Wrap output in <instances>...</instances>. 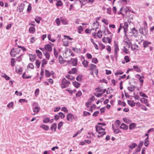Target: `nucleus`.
I'll return each instance as SVG.
<instances>
[{"label":"nucleus","instance_id":"nucleus-1","mask_svg":"<svg viewBox=\"0 0 154 154\" xmlns=\"http://www.w3.org/2000/svg\"><path fill=\"white\" fill-rule=\"evenodd\" d=\"M21 51L19 48H13L10 52V54L11 57H15L17 54H19Z\"/></svg>","mask_w":154,"mask_h":154},{"label":"nucleus","instance_id":"nucleus-2","mask_svg":"<svg viewBox=\"0 0 154 154\" xmlns=\"http://www.w3.org/2000/svg\"><path fill=\"white\" fill-rule=\"evenodd\" d=\"M139 32L144 36H146L148 34L147 28L140 27L139 29Z\"/></svg>","mask_w":154,"mask_h":154},{"label":"nucleus","instance_id":"nucleus-3","mask_svg":"<svg viewBox=\"0 0 154 154\" xmlns=\"http://www.w3.org/2000/svg\"><path fill=\"white\" fill-rule=\"evenodd\" d=\"M70 84V82L68 81L65 78H63L62 80L61 87L65 88L67 87Z\"/></svg>","mask_w":154,"mask_h":154},{"label":"nucleus","instance_id":"nucleus-4","mask_svg":"<svg viewBox=\"0 0 154 154\" xmlns=\"http://www.w3.org/2000/svg\"><path fill=\"white\" fill-rule=\"evenodd\" d=\"M119 50L118 44L115 42L114 45V56L117 58V52Z\"/></svg>","mask_w":154,"mask_h":154},{"label":"nucleus","instance_id":"nucleus-5","mask_svg":"<svg viewBox=\"0 0 154 154\" xmlns=\"http://www.w3.org/2000/svg\"><path fill=\"white\" fill-rule=\"evenodd\" d=\"M122 29L124 30V32L125 35L126 32L128 30V23L127 22H126L124 23V25H123L122 23Z\"/></svg>","mask_w":154,"mask_h":154},{"label":"nucleus","instance_id":"nucleus-6","mask_svg":"<svg viewBox=\"0 0 154 154\" xmlns=\"http://www.w3.org/2000/svg\"><path fill=\"white\" fill-rule=\"evenodd\" d=\"M74 116L71 113H69L67 114L66 118L67 120L71 122L72 121V119L74 118Z\"/></svg>","mask_w":154,"mask_h":154},{"label":"nucleus","instance_id":"nucleus-7","mask_svg":"<svg viewBox=\"0 0 154 154\" xmlns=\"http://www.w3.org/2000/svg\"><path fill=\"white\" fill-rule=\"evenodd\" d=\"M140 101L142 103H145L146 106H149V104L148 103V100L145 98H143L140 99Z\"/></svg>","mask_w":154,"mask_h":154},{"label":"nucleus","instance_id":"nucleus-8","mask_svg":"<svg viewBox=\"0 0 154 154\" xmlns=\"http://www.w3.org/2000/svg\"><path fill=\"white\" fill-rule=\"evenodd\" d=\"M44 48L46 51L49 52H51L52 51V47L49 44L45 45Z\"/></svg>","mask_w":154,"mask_h":154},{"label":"nucleus","instance_id":"nucleus-9","mask_svg":"<svg viewBox=\"0 0 154 154\" xmlns=\"http://www.w3.org/2000/svg\"><path fill=\"white\" fill-rule=\"evenodd\" d=\"M30 60L31 62L34 61L35 59L36 55L35 54H29Z\"/></svg>","mask_w":154,"mask_h":154},{"label":"nucleus","instance_id":"nucleus-10","mask_svg":"<svg viewBox=\"0 0 154 154\" xmlns=\"http://www.w3.org/2000/svg\"><path fill=\"white\" fill-rule=\"evenodd\" d=\"M129 83L130 85L128 86V89L131 91H134L135 88V87L134 86H132L131 85V82H129Z\"/></svg>","mask_w":154,"mask_h":154},{"label":"nucleus","instance_id":"nucleus-11","mask_svg":"<svg viewBox=\"0 0 154 154\" xmlns=\"http://www.w3.org/2000/svg\"><path fill=\"white\" fill-rule=\"evenodd\" d=\"M132 32L133 35L135 37H137L138 33V30L134 27L132 28Z\"/></svg>","mask_w":154,"mask_h":154},{"label":"nucleus","instance_id":"nucleus-12","mask_svg":"<svg viewBox=\"0 0 154 154\" xmlns=\"http://www.w3.org/2000/svg\"><path fill=\"white\" fill-rule=\"evenodd\" d=\"M69 53V54L68 55V56H72L73 57L74 56V54L72 52V51L69 49L67 50L65 52V54L67 53Z\"/></svg>","mask_w":154,"mask_h":154},{"label":"nucleus","instance_id":"nucleus-13","mask_svg":"<svg viewBox=\"0 0 154 154\" xmlns=\"http://www.w3.org/2000/svg\"><path fill=\"white\" fill-rule=\"evenodd\" d=\"M57 128V124L56 123H54L53 124L51 127V129L52 131H54V132L55 131Z\"/></svg>","mask_w":154,"mask_h":154},{"label":"nucleus","instance_id":"nucleus-14","mask_svg":"<svg viewBox=\"0 0 154 154\" xmlns=\"http://www.w3.org/2000/svg\"><path fill=\"white\" fill-rule=\"evenodd\" d=\"M128 103L131 106L134 107L135 104V103L134 101L128 100Z\"/></svg>","mask_w":154,"mask_h":154},{"label":"nucleus","instance_id":"nucleus-15","mask_svg":"<svg viewBox=\"0 0 154 154\" xmlns=\"http://www.w3.org/2000/svg\"><path fill=\"white\" fill-rule=\"evenodd\" d=\"M125 46L127 48V49H129L131 46V43L129 40L128 41L125 42Z\"/></svg>","mask_w":154,"mask_h":154},{"label":"nucleus","instance_id":"nucleus-16","mask_svg":"<svg viewBox=\"0 0 154 154\" xmlns=\"http://www.w3.org/2000/svg\"><path fill=\"white\" fill-rule=\"evenodd\" d=\"M95 128L96 129V131L97 132L100 131V130H105V129L103 128L101 126L97 125L96 126Z\"/></svg>","mask_w":154,"mask_h":154},{"label":"nucleus","instance_id":"nucleus-17","mask_svg":"<svg viewBox=\"0 0 154 154\" xmlns=\"http://www.w3.org/2000/svg\"><path fill=\"white\" fill-rule=\"evenodd\" d=\"M120 128L121 129H122L124 130H127L128 128V126L126 125L124 123L122 124Z\"/></svg>","mask_w":154,"mask_h":154},{"label":"nucleus","instance_id":"nucleus-18","mask_svg":"<svg viewBox=\"0 0 154 154\" xmlns=\"http://www.w3.org/2000/svg\"><path fill=\"white\" fill-rule=\"evenodd\" d=\"M151 43L150 42H148L147 41H144L143 43V45L144 48L147 47L149 45L151 44Z\"/></svg>","mask_w":154,"mask_h":154},{"label":"nucleus","instance_id":"nucleus-19","mask_svg":"<svg viewBox=\"0 0 154 154\" xmlns=\"http://www.w3.org/2000/svg\"><path fill=\"white\" fill-rule=\"evenodd\" d=\"M97 132L99 134L97 135V137L98 138L103 137L104 135L106 134V132L103 131H99Z\"/></svg>","mask_w":154,"mask_h":154},{"label":"nucleus","instance_id":"nucleus-20","mask_svg":"<svg viewBox=\"0 0 154 154\" xmlns=\"http://www.w3.org/2000/svg\"><path fill=\"white\" fill-rule=\"evenodd\" d=\"M77 72V70L76 68H72L71 70L69 71L68 73L69 74H75Z\"/></svg>","mask_w":154,"mask_h":154},{"label":"nucleus","instance_id":"nucleus-21","mask_svg":"<svg viewBox=\"0 0 154 154\" xmlns=\"http://www.w3.org/2000/svg\"><path fill=\"white\" fill-rule=\"evenodd\" d=\"M71 60H72V64L73 66H76L77 65V60L76 59L72 58Z\"/></svg>","mask_w":154,"mask_h":154},{"label":"nucleus","instance_id":"nucleus-22","mask_svg":"<svg viewBox=\"0 0 154 154\" xmlns=\"http://www.w3.org/2000/svg\"><path fill=\"white\" fill-rule=\"evenodd\" d=\"M36 53L37 55V56L40 59L42 58V53L39 50H36Z\"/></svg>","mask_w":154,"mask_h":154},{"label":"nucleus","instance_id":"nucleus-23","mask_svg":"<svg viewBox=\"0 0 154 154\" xmlns=\"http://www.w3.org/2000/svg\"><path fill=\"white\" fill-rule=\"evenodd\" d=\"M131 48L133 51L135 50H137L138 49V46L135 44L133 45H131Z\"/></svg>","mask_w":154,"mask_h":154},{"label":"nucleus","instance_id":"nucleus-24","mask_svg":"<svg viewBox=\"0 0 154 154\" xmlns=\"http://www.w3.org/2000/svg\"><path fill=\"white\" fill-rule=\"evenodd\" d=\"M148 139L149 137H148L145 140L144 145L146 146H147L149 144Z\"/></svg>","mask_w":154,"mask_h":154},{"label":"nucleus","instance_id":"nucleus-25","mask_svg":"<svg viewBox=\"0 0 154 154\" xmlns=\"http://www.w3.org/2000/svg\"><path fill=\"white\" fill-rule=\"evenodd\" d=\"M112 128L114 130V132L115 134H116L118 133L119 132H120L121 131L119 129H115L114 127V125L112 124Z\"/></svg>","mask_w":154,"mask_h":154},{"label":"nucleus","instance_id":"nucleus-26","mask_svg":"<svg viewBox=\"0 0 154 154\" xmlns=\"http://www.w3.org/2000/svg\"><path fill=\"white\" fill-rule=\"evenodd\" d=\"M104 32L105 34L106 35H108L111 33V32L109 31L108 28H105V29L104 30Z\"/></svg>","mask_w":154,"mask_h":154},{"label":"nucleus","instance_id":"nucleus-27","mask_svg":"<svg viewBox=\"0 0 154 154\" xmlns=\"http://www.w3.org/2000/svg\"><path fill=\"white\" fill-rule=\"evenodd\" d=\"M66 77L70 80H73L75 79V77L71 75H68L66 76Z\"/></svg>","mask_w":154,"mask_h":154},{"label":"nucleus","instance_id":"nucleus-28","mask_svg":"<svg viewBox=\"0 0 154 154\" xmlns=\"http://www.w3.org/2000/svg\"><path fill=\"white\" fill-rule=\"evenodd\" d=\"M137 146V145L135 143H132L131 145H128V146L131 149H132L135 148Z\"/></svg>","mask_w":154,"mask_h":154},{"label":"nucleus","instance_id":"nucleus-29","mask_svg":"<svg viewBox=\"0 0 154 154\" xmlns=\"http://www.w3.org/2000/svg\"><path fill=\"white\" fill-rule=\"evenodd\" d=\"M134 69L135 70L138 72H141V70L137 66H133Z\"/></svg>","mask_w":154,"mask_h":154},{"label":"nucleus","instance_id":"nucleus-30","mask_svg":"<svg viewBox=\"0 0 154 154\" xmlns=\"http://www.w3.org/2000/svg\"><path fill=\"white\" fill-rule=\"evenodd\" d=\"M44 54L46 59L48 60L49 59L50 57V54L47 51L44 52Z\"/></svg>","mask_w":154,"mask_h":154},{"label":"nucleus","instance_id":"nucleus-31","mask_svg":"<svg viewBox=\"0 0 154 154\" xmlns=\"http://www.w3.org/2000/svg\"><path fill=\"white\" fill-rule=\"evenodd\" d=\"M73 84L75 88H79L80 86V84L79 83L76 82V81L73 82Z\"/></svg>","mask_w":154,"mask_h":154},{"label":"nucleus","instance_id":"nucleus-32","mask_svg":"<svg viewBox=\"0 0 154 154\" xmlns=\"http://www.w3.org/2000/svg\"><path fill=\"white\" fill-rule=\"evenodd\" d=\"M136 124L134 123L130 124L129 126V129L130 130H132L135 127Z\"/></svg>","mask_w":154,"mask_h":154},{"label":"nucleus","instance_id":"nucleus-33","mask_svg":"<svg viewBox=\"0 0 154 154\" xmlns=\"http://www.w3.org/2000/svg\"><path fill=\"white\" fill-rule=\"evenodd\" d=\"M40 127L45 130H48L49 129V127L48 126L45 125H42L40 126Z\"/></svg>","mask_w":154,"mask_h":154},{"label":"nucleus","instance_id":"nucleus-34","mask_svg":"<svg viewBox=\"0 0 154 154\" xmlns=\"http://www.w3.org/2000/svg\"><path fill=\"white\" fill-rule=\"evenodd\" d=\"M88 62L86 60H84L82 62V63L85 67H87L88 66Z\"/></svg>","mask_w":154,"mask_h":154},{"label":"nucleus","instance_id":"nucleus-35","mask_svg":"<svg viewBox=\"0 0 154 154\" xmlns=\"http://www.w3.org/2000/svg\"><path fill=\"white\" fill-rule=\"evenodd\" d=\"M128 50L129 49H127L126 46H124L123 49V51L126 54L128 53L129 52Z\"/></svg>","mask_w":154,"mask_h":154},{"label":"nucleus","instance_id":"nucleus-36","mask_svg":"<svg viewBox=\"0 0 154 154\" xmlns=\"http://www.w3.org/2000/svg\"><path fill=\"white\" fill-rule=\"evenodd\" d=\"M118 103L119 104L123 106H126L125 103L124 102H122L120 100L118 101Z\"/></svg>","mask_w":154,"mask_h":154},{"label":"nucleus","instance_id":"nucleus-37","mask_svg":"<svg viewBox=\"0 0 154 154\" xmlns=\"http://www.w3.org/2000/svg\"><path fill=\"white\" fill-rule=\"evenodd\" d=\"M54 1H57V3H56V5L57 6H61L62 5V2L60 0H54Z\"/></svg>","mask_w":154,"mask_h":154},{"label":"nucleus","instance_id":"nucleus-38","mask_svg":"<svg viewBox=\"0 0 154 154\" xmlns=\"http://www.w3.org/2000/svg\"><path fill=\"white\" fill-rule=\"evenodd\" d=\"M35 31V28L32 27H30L29 29V31L30 33H33Z\"/></svg>","mask_w":154,"mask_h":154},{"label":"nucleus","instance_id":"nucleus-39","mask_svg":"<svg viewBox=\"0 0 154 154\" xmlns=\"http://www.w3.org/2000/svg\"><path fill=\"white\" fill-rule=\"evenodd\" d=\"M40 108L38 106H35L33 109V111L34 112L38 113L40 110Z\"/></svg>","mask_w":154,"mask_h":154},{"label":"nucleus","instance_id":"nucleus-40","mask_svg":"<svg viewBox=\"0 0 154 154\" xmlns=\"http://www.w3.org/2000/svg\"><path fill=\"white\" fill-rule=\"evenodd\" d=\"M120 122L119 120H117L114 123V126L116 128H118L120 124Z\"/></svg>","mask_w":154,"mask_h":154},{"label":"nucleus","instance_id":"nucleus-41","mask_svg":"<svg viewBox=\"0 0 154 154\" xmlns=\"http://www.w3.org/2000/svg\"><path fill=\"white\" fill-rule=\"evenodd\" d=\"M51 73V72L48 70H45V75L47 77H49L50 76Z\"/></svg>","mask_w":154,"mask_h":154},{"label":"nucleus","instance_id":"nucleus-42","mask_svg":"<svg viewBox=\"0 0 154 154\" xmlns=\"http://www.w3.org/2000/svg\"><path fill=\"white\" fill-rule=\"evenodd\" d=\"M2 77L5 78V79L7 80H8L10 79V77L5 74H2Z\"/></svg>","mask_w":154,"mask_h":154},{"label":"nucleus","instance_id":"nucleus-43","mask_svg":"<svg viewBox=\"0 0 154 154\" xmlns=\"http://www.w3.org/2000/svg\"><path fill=\"white\" fill-rule=\"evenodd\" d=\"M82 76L81 75H79L76 78V79L77 81H81L82 80Z\"/></svg>","mask_w":154,"mask_h":154},{"label":"nucleus","instance_id":"nucleus-44","mask_svg":"<svg viewBox=\"0 0 154 154\" xmlns=\"http://www.w3.org/2000/svg\"><path fill=\"white\" fill-rule=\"evenodd\" d=\"M41 20V18L38 17H37L35 19V22L38 23H40V20Z\"/></svg>","mask_w":154,"mask_h":154},{"label":"nucleus","instance_id":"nucleus-45","mask_svg":"<svg viewBox=\"0 0 154 154\" xmlns=\"http://www.w3.org/2000/svg\"><path fill=\"white\" fill-rule=\"evenodd\" d=\"M31 76H28L26 75L25 73H24L22 75V77L23 79H27L30 78Z\"/></svg>","mask_w":154,"mask_h":154},{"label":"nucleus","instance_id":"nucleus-46","mask_svg":"<svg viewBox=\"0 0 154 154\" xmlns=\"http://www.w3.org/2000/svg\"><path fill=\"white\" fill-rule=\"evenodd\" d=\"M48 38L49 40L51 41L52 42H54L55 41V40L54 39L51 38V35L50 34L48 35Z\"/></svg>","mask_w":154,"mask_h":154},{"label":"nucleus","instance_id":"nucleus-47","mask_svg":"<svg viewBox=\"0 0 154 154\" xmlns=\"http://www.w3.org/2000/svg\"><path fill=\"white\" fill-rule=\"evenodd\" d=\"M50 121V118L48 117L45 118L43 120V122L45 123H47L49 122Z\"/></svg>","mask_w":154,"mask_h":154},{"label":"nucleus","instance_id":"nucleus-48","mask_svg":"<svg viewBox=\"0 0 154 154\" xmlns=\"http://www.w3.org/2000/svg\"><path fill=\"white\" fill-rule=\"evenodd\" d=\"M40 63H41L38 60H36L35 62V65L38 68H39Z\"/></svg>","mask_w":154,"mask_h":154},{"label":"nucleus","instance_id":"nucleus-49","mask_svg":"<svg viewBox=\"0 0 154 154\" xmlns=\"http://www.w3.org/2000/svg\"><path fill=\"white\" fill-rule=\"evenodd\" d=\"M123 73V72L120 70H119L117 71V72L115 73V75H122Z\"/></svg>","mask_w":154,"mask_h":154},{"label":"nucleus","instance_id":"nucleus-50","mask_svg":"<svg viewBox=\"0 0 154 154\" xmlns=\"http://www.w3.org/2000/svg\"><path fill=\"white\" fill-rule=\"evenodd\" d=\"M97 36L99 38H101L102 36V34L101 33V31L100 30H99L97 33Z\"/></svg>","mask_w":154,"mask_h":154},{"label":"nucleus","instance_id":"nucleus-51","mask_svg":"<svg viewBox=\"0 0 154 154\" xmlns=\"http://www.w3.org/2000/svg\"><path fill=\"white\" fill-rule=\"evenodd\" d=\"M61 21L62 23L64 25H66L67 24V20L65 19H61Z\"/></svg>","mask_w":154,"mask_h":154},{"label":"nucleus","instance_id":"nucleus-52","mask_svg":"<svg viewBox=\"0 0 154 154\" xmlns=\"http://www.w3.org/2000/svg\"><path fill=\"white\" fill-rule=\"evenodd\" d=\"M140 95L142 97L148 98V96L145 94L143 93L142 92H140Z\"/></svg>","mask_w":154,"mask_h":154},{"label":"nucleus","instance_id":"nucleus-53","mask_svg":"<svg viewBox=\"0 0 154 154\" xmlns=\"http://www.w3.org/2000/svg\"><path fill=\"white\" fill-rule=\"evenodd\" d=\"M27 68H31L32 69H33L34 68V66L33 64L30 63L28 65Z\"/></svg>","mask_w":154,"mask_h":154},{"label":"nucleus","instance_id":"nucleus-54","mask_svg":"<svg viewBox=\"0 0 154 154\" xmlns=\"http://www.w3.org/2000/svg\"><path fill=\"white\" fill-rule=\"evenodd\" d=\"M59 116L61 118L63 119L65 117V116L64 114L62 112H60L59 113Z\"/></svg>","mask_w":154,"mask_h":154},{"label":"nucleus","instance_id":"nucleus-55","mask_svg":"<svg viewBox=\"0 0 154 154\" xmlns=\"http://www.w3.org/2000/svg\"><path fill=\"white\" fill-rule=\"evenodd\" d=\"M108 38H109L108 37H104L103 38L102 41L104 42L107 43V40H108Z\"/></svg>","mask_w":154,"mask_h":154},{"label":"nucleus","instance_id":"nucleus-56","mask_svg":"<svg viewBox=\"0 0 154 154\" xmlns=\"http://www.w3.org/2000/svg\"><path fill=\"white\" fill-rule=\"evenodd\" d=\"M78 32L80 33H81V32L83 30V29L82 26H79L78 28Z\"/></svg>","mask_w":154,"mask_h":154},{"label":"nucleus","instance_id":"nucleus-57","mask_svg":"<svg viewBox=\"0 0 154 154\" xmlns=\"http://www.w3.org/2000/svg\"><path fill=\"white\" fill-rule=\"evenodd\" d=\"M102 21L105 24L107 25L108 24V22L107 20L105 18H103L102 20Z\"/></svg>","mask_w":154,"mask_h":154},{"label":"nucleus","instance_id":"nucleus-58","mask_svg":"<svg viewBox=\"0 0 154 154\" xmlns=\"http://www.w3.org/2000/svg\"><path fill=\"white\" fill-rule=\"evenodd\" d=\"M123 120L125 122L127 123H129V120L127 118H124L123 119Z\"/></svg>","mask_w":154,"mask_h":154},{"label":"nucleus","instance_id":"nucleus-59","mask_svg":"<svg viewBox=\"0 0 154 154\" xmlns=\"http://www.w3.org/2000/svg\"><path fill=\"white\" fill-rule=\"evenodd\" d=\"M124 59L126 63H128L130 61V60L129 59V57L127 56H126L125 57Z\"/></svg>","mask_w":154,"mask_h":154},{"label":"nucleus","instance_id":"nucleus-60","mask_svg":"<svg viewBox=\"0 0 154 154\" xmlns=\"http://www.w3.org/2000/svg\"><path fill=\"white\" fill-rule=\"evenodd\" d=\"M63 124V122H60L59 123L57 127V128L58 129H60V128L62 126Z\"/></svg>","mask_w":154,"mask_h":154},{"label":"nucleus","instance_id":"nucleus-61","mask_svg":"<svg viewBox=\"0 0 154 154\" xmlns=\"http://www.w3.org/2000/svg\"><path fill=\"white\" fill-rule=\"evenodd\" d=\"M98 62V60L96 58H93L92 59V62L94 63H97Z\"/></svg>","mask_w":154,"mask_h":154},{"label":"nucleus","instance_id":"nucleus-62","mask_svg":"<svg viewBox=\"0 0 154 154\" xmlns=\"http://www.w3.org/2000/svg\"><path fill=\"white\" fill-rule=\"evenodd\" d=\"M99 45L101 47V49L102 50L105 48V45L103 44L101 42H99Z\"/></svg>","mask_w":154,"mask_h":154},{"label":"nucleus","instance_id":"nucleus-63","mask_svg":"<svg viewBox=\"0 0 154 154\" xmlns=\"http://www.w3.org/2000/svg\"><path fill=\"white\" fill-rule=\"evenodd\" d=\"M82 94V93L80 91H79L76 94L77 97H80Z\"/></svg>","mask_w":154,"mask_h":154},{"label":"nucleus","instance_id":"nucleus-64","mask_svg":"<svg viewBox=\"0 0 154 154\" xmlns=\"http://www.w3.org/2000/svg\"><path fill=\"white\" fill-rule=\"evenodd\" d=\"M15 94H16L17 95H19L20 96H21L22 94L21 92H18V91H16L15 92Z\"/></svg>","mask_w":154,"mask_h":154}]
</instances>
